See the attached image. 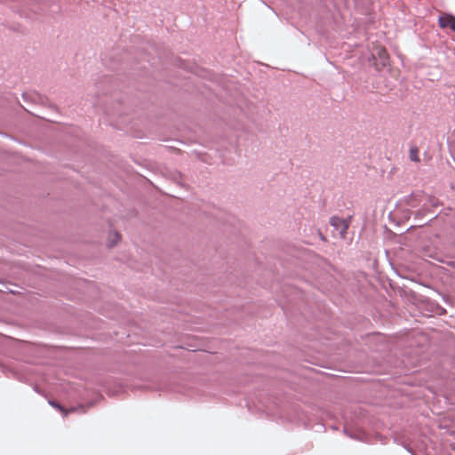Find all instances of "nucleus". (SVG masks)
Segmentation results:
<instances>
[{
	"mask_svg": "<svg viewBox=\"0 0 455 455\" xmlns=\"http://www.w3.org/2000/svg\"><path fill=\"white\" fill-rule=\"evenodd\" d=\"M411 159L412 161H415V162H419V155H418V150H417V149H411Z\"/></svg>",
	"mask_w": 455,
	"mask_h": 455,
	"instance_id": "423d86ee",
	"label": "nucleus"
},
{
	"mask_svg": "<svg viewBox=\"0 0 455 455\" xmlns=\"http://www.w3.org/2000/svg\"><path fill=\"white\" fill-rule=\"evenodd\" d=\"M49 403H50L52 407H54V408H56L57 410H59V411L62 413V415H63L64 417H67V416L68 415V413H69V412H71V411H75V410H76L75 408L70 409V410H67L66 408H64L63 406H61V405H60L59 403H57L56 401H49Z\"/></svg>",
	"mask_w": 455,
	"mask_h": 455,
	"instance_id": "20e7f679",
	"label": "nucleus"
},
{
	"mask_svg": "<svg viewBox=\"0 0 455 455\" xmlns=\"http://www.w3.org/2000/svg\"><path fill=\"white\" fill-rule=\"evenodd\" d=\"M373 65L377 70H381L389 63V55L384 46L377 45L372 52Z\"/></svg>",
	"mask_w": 455,
	"mask_h": 455,
	"instance_id": "f257e3e1",
	"label": "nucleus"
},
{
	"mask_svg": "<svg viewBox=\"0 0 455 455\" xmlns=\"http://www.w3.org/2000/svg\"><path fill=\"white\" fill-rule=\"evenodd\" d=\"M121 239V235L117 232H111L108 235V245L114 246L116 245Z\"/></svg>",
	"mask_w": 455,
	"mask_h": 455,
	"instance_id": "39448f33",
	"label": "nucleus"
},
{
	"mask_svg": "<svg viewBox=\"0 0 455 455\" xmlns=\"http://www.w3.org/2000/svg\"><path fill=\"white\" fill-rule=\"evenodd\" d=\"M331 225L339 231L341 237L345 236L347 229L348 228V223L339 217H332L330 220Z\"/></svg>",
	"mask_w": 455,
	"mask_h": 455,
	"instance_id": "f03ea898",
	"label": "nucleus"
},
{
	"mask_svg": "<svg viewBox=\"0 0 455 455\" xmlns=\"http://www.w3.org/2000/svg\"><path fill=\"white\" fill-rule=\"evenodd\" d=\"M439 26L442 28H451L453 32H455V17L451 14H443L439 17L438 20Z\"/></svg>",
	"mask_w": 455,
	"mask_h": 455,
	"instance_id": "7ed1b4c3",
	"label": "nucleus"
}]
</instances>
